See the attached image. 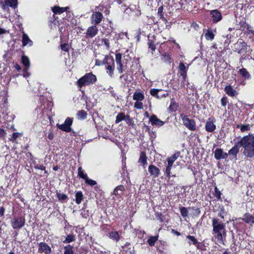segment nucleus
I'll use <instances>...</instances> for the list:
<instances>
[{"mask_svg":"<svg viewBox=\"0 0 254 254\" xmlns=\"http://www.w3.org/2000/svg\"><path fill=\"white\" fill-rule=\"evenodd\" d=\"M180 210L182 216L183 217H186L188 215V208L185 207H181L180 208Z\"/></svg>","mask_w":254,"mask_h":254,"instance_id":"nucleus-41","label":"nucleus"},{"mask_svg":"<svg viewBox=\"0 0 254 254\" xmlns=\"http://www.w3.org/2000/svg\"><path fill=\"white\" fill-rule=\"evenodd\" d=\"M178 106L174 101L171 100V104L169 107V110L171 112H175L177 110Z\"/></svg>","mask_w":254,"mask_h":254,"instance_id":"nucleus-39","label":"nucleus"},{"mask_svg":"<svg viewBox=\"0 0 254 254\" xmlns=\"http://www.w3.org/2000/svg\"><path fill=\"white\" fill-rule=\"evenodd\" d=\"M8 6H9V4H7L5 2V3H2V6H1V8L4 10H6V11L8 12L9 9V8L8 7Z\"/></svg>","mask_w":254,"mask_h":254,"instance_id":"nucleus-57","label":"nucleus"},{"mask_svg":"<svg viewBox=\"0 0 254 254\" xmlns=\"http://www.w3.org/2000/svg\"><path fill=\"white\" fill-rule=\"evenodd\" d=\"M48 137L49 139L52 140L54 138V134L52 132H49L48 135Z\"/></svg>","mask_w":254,"mask_h":254,"instance_id":"nucleus-64","label":"nucleus"},{"mask_svg":"<svg viewBox=\"0 0 254 254\" xmlns=\"http://www.w3.org/2000/svg\"><path fill=\"white\" fill-rule=\"evenodd\" d=\"M68 9V7H60L59 6H54L52 8V10L54 13L61 14L66 11Z\"/></svg>","mask_w":254,"mask_h":254,"instance_id":"nucleus-24","label":"nucleus"},{"mask_svg":"<svg viewBox=\"0 0 254 254\" xmlns=\"http://www.w3.org/2000/svg\"><path fill=\"white\" fill-rule=\"evenodd\" d=\"M11 223L13 229H20L24 226L25 220L22 217L14 218Z\"/></svg>","mask_w":254,"mask_h":254,"instance_id":"nucleus-7","label":"nucleus"},{"mask_svg":"<svg viewBox=\"0 0 254 254\" xmlns=\"http://www.w3.org/2000/svg\"><path fill=\"white\" fill-rule=\"evenodd\" d=\"M242 220L245 221L247 223L254 224V215H251L248 213H246L244 215Z\"/></svg>","mask_w":254,"mask_h":254,"instance_id":"nucleus-19","label":"nucleus"},{"mask_svg":"<svg viewBox=\"0 0 254 254\" xmlns=\"http://www.w3.org/2000/svg\"><path fill=\"white\" fill-rule=\"evenodd\" d=\"M149 48L152 50L153 51H155L156 49L154 43L152 41H149L148 43Z\"/></svg>","mask_w":254,"mask_h":254,"instance_id":"nucleus-52","label":"nucleus"},{"mask_svg":"<svg viewBox=\"0 0 254 254\" xmlns=\"http://www.w3.org/2000/svg\"><path fill=\"white\" fill-rule=\"evenodd\" d=\"M214 157L217 160L222 159H226L228 157V154L224 152L223 149L217 148L214 151Z\"/></svg>","mask_w":254,"mask_h":254,"instance_id":"nucleus-9","label":"nucleus"},{"mask_svg":"<svg viewBox=\"0 0 254 254\" xmlns=\"http://www.w3.org/2000/svg\"><path fill=\"white\" fill-rule=\"evenodd\" d=\"M103 15L100 12H93L91 16V22L93 25H98L102 20Z\"/></svg>","mask_w":254,"mask_h":254,"instance_id":"nucleus-6","label":"nucleus"},{"mask_svg":"<svg viewBox=\"0 0 254 254\" xmlns=\"http://www.w3.org/2000/svg\"><path fill=\"white\" fill-rule=\"evenodd\" d=\"M4 2L9 4L10 7L15 8L17 6V0H4Z\"/></svg>","mask_w":254,"mask_h":254,"instance_id":"nucleus-35","label":"nucleus"},{"mask_svg":"<svg viewBox=\"0 0 254 254\" xmlns=\"http://www.w3.org/2000/svg\"><path fill=\"white\" fill-rule=\"evenodd\" d=\"M83 199V194L79 191L75 194V202L77 204H79Z\"/></svg>","mask_w":254,"mask_h":254,"instance_id":"nucleus-29","label":"nucleus"},{"mask_svg":"<svg viewBox=\"0 0 254 254\" xmlns=\"http://www.w3.org/2000/svg\"><path fill=\"white\" fill-rule=\"evenodd\" d=\"M180 116L183 121V124L186 127L192 131L195 130L196 125L193 120L189 119L187 116L184 114H181Z\"/></svg>","mask_w":254,"mask_h":254,"instance_id":"nucleus-4","label":"nucleus"},{"mask_svg":"<svg viewBox=\"0 0 254 254\" xmlns=\"http://www.w3.org/2000/svg\"><path fill=\"white\" fill-rule=\"evenodd\" d=\"M149 121L152 125L156 126L158 127L163 126L164 125V122L159 119L155 115L150 116Z\"/></svg>","mask_w":254,"mask_h":254,"instance_id":"nucleus-11","label":"nucleus"},{"mask_svg":"<svg viewBox=\"0 0 254 254\" xmlns=\"http://www.w3.org/2000/svg\"><path fill=\"white\" fill-rule=\"evenodd\" d=\"M158 239V236H151L148 240L147 242L149 246H153Z\"/></svg>","mask_w":254,"mask_h":254,"instance_id":"nucleus-40","label":"nucleus"},{"mask_svg":"<svg viewBox=\"0 0 254 254\" xmlns=\"http://www.w3.org/2000/svg\"><path fill=\"white\" fill-rule=\"evenodd\" d=\"M4 211H5V209L3 207H1L0 208V216H2L3 215Z\"/></svg>","mask_w":254,"mask_h":254,"instance_id":"nucleus-63","label":"nucleus"},{"mask_svg":"<svg viewBox=\"0 0 254 254\" xmlns=\"http://www.w3.org/2000/svg\"><path fill=\"white\" fill-rule=\"evenodd\" d=\"M57 195L58 199L61 201L65 200L67 197L66 195L63 193H57Z\"/></svg>","mask_w":254,"mask_h":254,"instance_id":"nucleus-45","label":"nucleus"},{"mask_svg":"<svg viewBox=\"0 0 254 254\" xmlns=\"http://www.w3.org/2000/svg\"><path fill=\"white\" fill-rule=\"evenodd\" d=\"M138 162L142 163L143 165L147 163L146 157L145 153L141 152L140 155V157L138 160Z\"/></svg>","mask_w":254,"mask_h":254,"instance_id":"nucleus-33","label":"nucleus"},{"mask_svg":"<svg viewBox=\"0 0 254 254\" xmlns=\"http://www.w3.org/2000/svg\"><path fill=\"white\" fill-rule=\"evenodd\" d=\"M239 145H238V143L236 145H235L234 146H233L229 151L228 154V155H229L230 156H232L233 158H236L237 154L239 152Z\"/></svg>","mask_w":254,"mask_h":254,"instance_id":"nucleus-18","label":"nucleus"},{"mask_svg":"<svg viewBox=\"0 0 254 254\" xmlns=\"http://www.w3.org/2000/svg\"><path fill=\"white\" fill-rule=\"evenodd\" d=\"M61 49L64 52H68V46L66 44H62L61 45Z\"/></svg>","mask_w":254,"mask_h":254,"instance_id":"nucleus-55","label":"nucleus"},{"mask_svg":"<svg viewBox=\"0 0 254 254\" xmlns=\"http://www.w3.org/2000/svg\"><path fill=\"white\" fill-rule=\"evenodd\" d=\"M125 120L127 122V123L129 125H133L132 119L129 116H126Z\"/></svg>","mask_w":254,"mask_h":254,"instance_id":"nucleus-50","label":"nucleus"},{"mask_svg":"<svg viewBox=\"0 0 254 254\" xmlns=\"http://www.w3.org/2000/svg\"><path fill=\"white\" fill-rule=\"evenodd\" d=\"M113 65H108L106 66V72L109 74L110 77H113L114 67V62L113 59L112 60Z\"/></svg>","mask_w":254,"mask_h":254,"instance_id":"nucleus-20","label":"nucleus"},{"mask_svg":"<svg viewBox=\"0 0 254 254\" xmlns=\"http://www.w3.org/2000/svg\"><path fill=\"white\" fill-rule=\"evenodd\" d=\"M235 49L239 54H245L247 52L248 46L244 42L237 43L235 45Z\"/></svg>","mask_w":254,"mask_h":254,"instance_id":"nucleus-8","label":"nucleus"},{"mask_svg":"<svg viewBox=\"0 0 254 254\" xmlns=\"http://www.w3.org/2000/svg\"><path fill=\"white\" fill-rule=\"evenodd\" d=\"M181 153L179 151L175 152L171 156L167 158V160H169L173 162H174L180 156Z\"/></svg>","mask_w":254,"mask_h":254,"instance_id":"nucleus-30","label":"nucleus"},{"mask_svg":"<svg viewBox=\"0 0 254 254\" xmlns=\"http://www.w3.org/2000/svg\"><path fill=\"white\" fill-rule=\"evenodd\" d=\"M159 90L158 89H151L150 90V94L153 96H154V97H156L157 98H159L158 97V93L159 92Z\"/></svg>","mask_w":254,"mask_h":254,"instance_id":"nucleus-47","label":"nucleus"},{"mask_svg":"<svg viewBox=\"0 0 254 254\" xmlns=\"http://www.w3.org/2000/svg\"><path fill=\"white\" fill-rule=\"evenodd\" d=\"M19 133L18 132H14L12 134V137L10 139V140L12 141H14L16 140L17 138L18 137Z\"/></svg>","mask_w":254,"mask_h":254,"instance_id":"nucleus-53","label":"nucleus"},{"mask_svg":"<svg viewBox=\"0 0 254 254\" xmlns=\"http://www.w3.org/2000/svg\"><path fill=\"white\" fill-rule=\"evenodd\" d=\"M102 42L104 43L105 45H106L108 49L109 48V40L107 39H102Z\"/></svg>","mask_w":254,"mask_h":254,"instance_id":"nucleus-58","label":"nucleus"},{"mask_svg":"<svg viewBox=\"0 0 254 254\" xmlns=\"http://www.w3.org/2000/svg\"><path fill=\"white\" fill-rule=\"evenodd\" d=\"M181 75L183 76V79L185 80L187 76V71H181Z\"/></svg>","mask_w":254,"mask_h":254,"instance_id":"nucleus-61","label":"nucleus"},{"mask_svg":"<svg viewBox=\"0 0 254 254\" xmlns=\"http://www.w3.org/2000/svg\"><path fill=\"white\" fill-rule=\"evenodd\" d=\"M85 183L88 184L89 185L92 186H95L97 184V183L95 181L90 179L88 178V177H87L85 179Z\"/></svg>","mask_w":254,"mask_h":254,"instance_id":"nucleus-44","label":"nucleus"},{"mask_svg":"<svg viewBox=\"0 0 254 254\" xmlns=\"http://www.w3.org/2000/svg\"><path fill=\"white\" fill-rule=\"evenodd\" d=\"M126 118V115L124 113H120L118 114V115L116 117L115 123L116 124L119 123L120 122H121L123 120H125Z\"/></svg>","mask_w":254,"mask_h":254,"instance_id":"nucleus-32","label":"nucleus"},{"mask_svg":"<svg viewBox=\"0 0 254 254\" xmlns=\"http://www.w3.org/2000/svg\"><path fill=\"white\" fill-rule=\"evenodd\" d=\"M144 96L143 93L141 92H135L133 96V99L136 101H140L144 99Z\"/></svg>","mask_w":254,"mask_h":254,"instance_id":"nucleus-27","label":"nucleus"},{"mask_svg":"<svg viewBox=\"0 0 254 254\" xmlns=\"http://www.w3.org/2000/svg\"><path fill=\"white\" fill-rule=\"evenodd\" d=\"M39 252L44 253L46 254H49L51 252V249L47 244L40 243L39 244Z\"/></svg>","mask_w":254,"mask_h":254,"instance_id":"nucleus-12","label":"nucleus"},{"mask_svg":"<svg viewBox=\"0 0 254 254\" xmlns=\"http://www.w3.org/2000/svg\"><path fill=\"white\" fill-rule=\"evenodd\" d=\"M240 74L246 79H249L251 78V74L245 68L240 69L239 71Z\"/></svg>","mask_w":254,"mask_h":254,"instance_id":"nucleus-25","label":"nucleus"},{"mask_svg":"<svg viewBox=\"0 0 254 254\" xmlns=\"http://www.w3.org/2000/svg\"><path fill=\"white\" fill-rule=\"evenodd\" d=\"M212 225L213 233L216 234L215 237L220 242H223V238L226 237L225 225L219 219L214 218L212 220Z\"/></svg>","mask_w":254,"mask_h":254,"instance_id":"nucleus-2","label":"nucleus"},{"mask_svg":"<svg viewBox=\"0 0 254 254\" xmlns=\"http://www.w3.org/2000/svg\"><path fill=\"white\" fill-rule=\"evenodd\" d=\"M21 61L23 64L26 67V69H28L30 66V61L29 58L25 56H23L21 58Z\"/></svg>","mask_w":254,"mask_h":254,"instance_id":"nucleus-28","label":"nucleus"},{"mask_svg":"<svg viewBox=\"0 0 254 254\" xmlns=\"http://www.w3.org/2000/svg\"><path fill=\"white\" fill-rule=\"evenodd\" d=\"M22 42L23 46H31L33 45V42L30 39L28 36L24 32L23 33Z\"/></svg>","mask_w":254,"mask_h":254,"instance_id":"nucleus-15","label":"nucleus"},{"mask_svg":"<svg viewBox=\"0 0 254 254\" xmlns=\"http://www.w3.org/2000/svg\"><path fill=\"white\" fill-rule=\"evenodd\" d=\"M204 36L206 39L207 40L212 41L214 38V34L210 30H207V31L205 33Z\"/></svg>","mask_w":254,"mask_h":254,"instance_id":"nucleus-37","label":"nucleus"},{"mask_svg":"<svg viewBox=\"0 0 254 254\" xmlns=\"http://www.w3.org/2000/svg\"><path fill=\"white\" fill-rule=\"evenodd\" d=\"M72 124V120L70 118H67L65 119L64 124L61 125L57 124V126L59 129L64 131L68 132L71 130L70 126Z\"/></svg>","mask_w":254,"mask_h":254,"instance_id":"nucleus-5","label":"nucleus"},{"mask_svg":"<svg viewBox=\"0 0 254 254\" xmlns=\"http://www.w3.org/2000/svg\"><path fill=\"white\" fill-rule=\"evenodd\" d=\"M238 145L243 147V153L247 158H251L254 156V135L249 134L243 136L238 142Z\"/></svg>","mask_w":254,"mask_h":254,"instance_id":"nucleus-1","label":"nucleus"},{"mask_svg":"<svg viewBox=\"0 0 254 254\" xmlns=\"http://www.w3.org/2000/svg\"><path fill=\"white\" fill-rule=\"evenodd\" d=\"M117 65V69L119 73H122L123 72V65L122 62L116 63Z\"/></svg>","mask_w":254,"mask_h":254,"instance_id":"nucleus-46","label":"nucleus"},{"mask_svg":"<svg viewBox=\"0 0 254 254\" xmlns=\"http://www.w3.org/2000/svg\"><path fill=\"white\" fill-rule=\"evenodd\" d=\"M34 168L36 169H39V170H45V173L48 174V172L45 170V167L43 165L37 164L35 166Z\"/></svg>","mask_w":254,"mask_h":254,"instance_id":"nucleus-49","label":"nucleus"},{"mask_svg":"<svg viewBox=\"0 0 254 254\" xmlns=\"http://www.w3.org/2000/svg\"><path fill=\"white\" fill-rule=\"evenodd\" d=\"M77 116L78 119L84 120L87 117V113L84 110H81L78 111Z\"/></svg>","mask_w":254,"mask_h":254,"instance_id":"nucleus-36","label":"nucleus"},{"mask_svg":"<svg viewBox=\"0 0 254 254\" xmlns=\"http://www.w3.org/2000/svg\"><path fill=\"white\" fill-rule=\"evenodd\" d=\"M192 209L194 210V214L196 215H198L200 213V210L199 208L194 209V208H192Z\"/></svg>","mask_w":254,"mask_h":254,"instance_id":"nucleus-60","label":"nucleus"},{"mask_svg":"<svg viewBox=\"0 0 254 254\" xmlns=\"http://www.w3.org/2000/svg\"><path fill=\"white\" fill-rule=\"evenodd\" d=\"M97 81V77L92 72L86 73L83 76L79 78L77 85L80 88L82 86H88L93 84Z\"/></svg>","mask_w":254,"mask_h":254,"instance_id":"nucleus-3","label":"nucleus"},{"mask_svg":"<svg viewBox=\"0 0 254 254\" xmlns=\"http://www.w3.org/2000/svg\"><path fill=\"white\" fill-rule=\"evenodd\" d=\"M74 241V238L73 235H68L66 237L64 241V243H69L71 242H73Z\"/></svg>","mask_w":254,"mask_h":254,"instance_id":"nucleus-43","label":"nucleus"},{"mask_svg":"<svg viewBox=\"0 0 254 254\" xmlns=\"http://www.w3.org/2000/svg\"><path fill=\"white\" fill-rule=\"evenodd\" d=\"M125 190V188L124 186H118L114 189L113 194L115 195H121L122 192Z\"/></svg>","mask_w":254,"mask_h":254,"instance_id":"nucleus-23","label":"nucleus"},{"mask_svg":"<svg viewBox=\"0 0 254 254\" xmlns=\"http://www.w3.org/2000/svg\"><path fill=\"white\" fill-rule=\"evenodd\" d=\"M187 238L189 240V241L188 242V244H189V245L193 244L194 245H195L198 249L199 243L197 242V240L195 238L194 236L188 235L187 236Z\"/></svg>","mask_w":254,"mask_h":254,"instance_id":"nucleus-22","label":"nucleus"},{"mask_svg":"<svg viewBox=\"0 0 254 254\" xmlns=\"http://www.w3.org/2000/svg\"><path fill=\"white\" fill-rule=\"evenodd\" d=\"M237 128H239L241 131L243 132L250 130L251 126L249 124L246 125H238Z\"/></svg>","mask_w":254,"mask_h":254,"instance_id":"nucleus-34","label":"nucleus"},{"mask_svg":"<svg viewBox=\"0 0 254 254\" xmlns=\"http://www.w3.org/2000/svg\"><path fill=\"white\" fill-rule=\"evenodd\" d=\"M205 128L207 131L212 132L216 129V126L214 123L210 121V119H209L206 123Z\"/></svg>","mask_w":254,"mask_h":254,"instance_id":"nucleus-16","label":"nucleus"},{"mask_svg":"<svg viewBox=\"0 0 254 254\" xmlns=\"http://www.w3.org/2000/svg\"><path fill=\"white\" fill-rule=\"evenodd\" d=\"M215 192L216 193V196L217 197H220V194H221V193L218 190V189L217 187H215Z\"/></svg>","mask_w":254,"mask_h":254,"instance_id":"nucleus-59","label":"nucleus"},{"mask_svg":"<svg viewBox=\"0 0 254 254\" xmlns=\"http://www.w3.org/2000/svg\"><path fill=\"white\" fill-rule=\"evenodd\" d=\"M109 237L110 238L113 239V240H115L117 242L119 241L120 239V236L117 231H113L109 233Z\"/></svg>","mask_w":254,"mask_h":254,"instance_id":"nucleus-26","label":"nucleus"},{"mask_svg":"<svg viewBox=\"0 0 254 254\" xmlns=\"http://www.w3.org/2000/svg\"><path fill=\"white\" fill-rule=\"evenodd\" d=\"M122 58V56L121 54H120V53L116 54V63L122 62V61H121Z\"/></svg>","mask_w":254,"mask_h":254,"instance_id":"nucleus-54","label":"nucleus"},{"mask_svg":"<svg viewBox=\"0 0 254 254\" xmlns=\"http://www.w3.org/2000/svg\"><path fill=\"white\" fill-rule=\"evenodd\" d=\"M5 132L4 129L0 128V137L4 136Z\"/></svg>","mask_w":254,"mask_h":254,"instance_id":"nucleus-62","label":"nucleus"},{"mask_svg":"<svg viewBox=\"0 0 254 254\" xmlns=\"http://www.w3.org/2000/svg\"><path fill=\"white\" fill-rule=\"evenodd\" d=\"M179 69L181 71H187L186 67L183 63H181L179 65Z\"/></svg>","mask_w":254,"mask_h":254,"instance_id":"nucleus-56","label":"nucleus"},{"mask_svg":"<svg viewBox=\"0 0 254 254\" xmlns=\"http://www.w3.org/2000/svg\"><path fill=\"white\" fill-rule=\"evenodd\" d=\"M163 7L162 6H160L158 9V15L164 21H166V19L164 17L163 14Z\"/></svg>","mask_w":254,"mask_h":254,"instance_id":"nucleus-42","label":"nucleus"},{"mask_svg":"<svg viewBox=\"0 0 254 254\" xmlns=\"http://www.w3.org/2000/svg\"><path fill=\"white\" fill-rule=\"evenodd\" d=\"M210 14L212 15L214 22H217L222 19V15L221 13L217 9L211 10Z\"/></svg>","mask_w":254,"mask_h":254,"instance_id":"nucleus-14","label":"nucleus"},{"mask_svg":"<svg viewBox=\"0 0 254 254\" xmlns=\"http://www.w3.org/2000/svg\"><path fill=\"white\" fill-rule=\"evenodd\" d=\"M228 103L227 98L226 97H223L221 100V103L222 106L225 107Z\"/></svg>","mask_w":254,"mask_h":254,"instance_id":"nucleus-51","label":"nucleus"},{"mask_svg":"<svg viewBox=\"0 0 254 254\" xmlns=\"http://www.w3.org/2000/svg\"><path fill=\"white\" fill-rule=\"evenodd\" d=\"M78 176L85 180V179L88 177L87 175L84 173V171L82 170L81 167L78 168Z\"/></svg>","mask_w":254,"mask_h":254,"instance_id":"nucleus-38","label":"nucleus"},{"mask_svg":"<svg viewBox=\"0 0 254 254\" xmlns=\"http://www.w3.org/2000/svg\"><path fill=\"white\" fill-rule=\"evenodd\" d=\"M98 31L96 25H93L88 28L86 30V34L89 37L92 38L97 34Z\"/></svg>","mask_w":254,"mask_h":254,"instance_id":"nucleus-10","label":"nucleus"},{"mask_svg":"<svg viewBox=\"0 0 254 254\" xmlns=\"http://www.w3.org/2000/svg\"><path fill=\"white\" fill-rule=\"evenodd\" d=\"M167 164L166 166L165 173H166L167 176L169 178H170L171 177V170L173 167V165L174 162H173L169 160H167Z\"/></svg>","mask_w":254,"mask_h":254,"instance_id":"nucleus-21","label":"nucleus"},{"mask_svg":"<svg viewBox=\"0 0 254 254\" xmlns=\"http://www.w3.org/2000/svg\"><path fill=\"white\" fill-rule=\"evenodd\" d=\"M134 108L137 109H142L143 108V104L140 101H136L134 103Z\"/></svg>","mask_w":254,"mask_h":254,"instance_id":"nucleus-48","label":"nucleus"},{"mask_svg":"<svg viewBox=\"0 0 254 254\" xmlns=\"http://www.w3.org/2000/svg\"><path fill=\"white\" fill-rule=\"evenodd\" d=\"M148 171L151 175L155 177H158L160 174L159 169L156 166L151 165L148 167Z\"/></svg>","mask_w":254,"mask_h":254,"instance_id":"nucleus-17","label":"nucleus"},{"mask_svg":"<svg viewBox=\"0 0 254 254\" xmlns=\"http://www.w3.org/2000/svg\"><path fill=\"white\" fill-rule=\"evenodd\" d=\"M224 91L228 96L231 97H235L238 94V92L230 85H226L224 88Z\"/></svg>","mask_w":254,"mask_h":254,"instance_id":"nucleus-13","label":"nucleus"},{"mask_svg":"<svg viewBox=\"0 0 254 254\" xmlns=\"http://www.w3.org/2000/svg\"><path fill=\"white\" fill-rule=\"evenodd\" d=\"M64 250V254H74L73 248L70 245L65 246Z\"/></svg>","mask_w":254,"mask_h":254,"instance_id":"nucleus-31","label":"nucleus"}]
</instances>
